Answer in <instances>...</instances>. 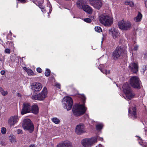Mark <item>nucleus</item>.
<instances>
[{
	"label": "nucleus",
	"mask_w": 147,
	"mask_h": 147,
	"mask_svg": "<svg viewBox=\"0 0 147 147\" xmlns=\"http://www.w3.org/2000/svg\"><path fill=\"white\" fill-rule=\"evenodd\" d=\"M95 30L99 32H102V29L99 26L96 27L95 28Z\"/></svg>",
	"instance_id": "obj_30"
},
{
	"label": "nucleus",
	"mask_w": 147,
	"mask_h": 147,
	"mask_svg": "<svg viewBox=\"0 0 147 147\" xmlns=\"http://www.w3.org/2000/svg\"><path fill=\"white\" fill-rule=\"evenodd\" d=\"M5 72L4 70H2L1 71V74L2 75H3L5 74Z\"/></svg>",
	"instance_id": "obj_41"
},
{
	"label": "nucleus",
	"mask_w": 147,
	"mask_h": 147,
	"mask_svg": "<svg viewBox=\"0 0 147 147\" xmlns=\"http://www.w3.org/2000/svg\"><path fill=\"white\" fill-rule=\"evenodd\" d=\"M1 144H2V145H3V143L2 141H1Z\"/></svg>",
	"instance_id": "obj_49"
},
{
	"label": "nucleus",
	"mask_w": 147,
	"mask_h": 147,
	"mask_svg": "<svg viewBox=\"0 0 147 147\" xmlns=\"http://www.w3.org/2000/svg\"><path fill=\"white\" fill-rule=\"evenodd\" d=\"M31 112L35 114L38 113V107L37 105L34 104L31 107Z\"/></svg>",
	"instance_id": "obj_20"
},
{
	"label": "nucleus",
	"mask_w": 147,
	"mask_h": 147,
	"mask_svg": "<svg viewBox=\"0 0 147 147\" xmlns=\"http://www.w3.org/2000/svg\"><path fill=\"white\" fill-rule=\"evenodd\" d=\"M57 147H72V146L69 142L67 141L60 143Z\"/></svg>",
	"instance_id": "obj_16"
},
{
	"label": "nucleus",
	"mask_w": 147,
	"mask_h": 147,
	"mask_svg": "<svg viewBox=\"0 0 147 147\" xmlns=\"http://www.w3.org/2000/svg\"><path fill=\"white\" fill-rule=\"evenodd\" d=\"M129 67L131 71L134 73H136L138 71V66L136 63H132L129 65Z\"/></svg>",
	"instance_id": "obj_14"
},
{
	"label": "nucleus",
	"mask_w": 147,
	"mask_h": 147,
	"mask_svg": "<svg viewBox=\"0 0 147 147\" xmlns=\"http://www.w3.org/2000/svg\"><path fill=\"white\" fill-rule=\"evenodd\" d=\"M36 70L37 71L40 73H41L42 71V69L40 67L37 68Z\"/></svg>",
	"instance_id": "obj_37"
},
{
	"label": "nucleus",
	"mask_w": 147,
	"mask_h": 147,
	"mask_svg": "<svg viewBox=\"0 0 147 147\" xmlns=\"http://www.w3.org/2000/svg\"><path fill=\"white\" fill-rule=\"evenodd\" d=\"M0 92H1L3 96H5L7 94V91H4L3 89L1 87L0 88Z\"/></svg>",
	"instance_id": "obj_27"
},
{
	"label": "nucleus",
	"mask_w": 147,
	"mask_h": 147,
	"mask_svg": "<svg viewBox=\"0 0 147 147\" xmlns=\"http://www.w3.org/2000/svg\"><path fill=\"white\" fill-rule=\"evenodd\" d=\"M84 21L87 23H90L91 22V20L89 18H85L84 19Z\"/></svg>",
	"instance_id": "obj_34"
},
{
	"label": "nucleus",
	"mask_w": 147,
	"mask_h": 147,
	"mask_svg": "<svg viewBox=\"0 0 147 147\" xmlns=\"http://www.w3.org/2000/svg\"><path fill=\"white\" fill-rule=\"evenodd\" d=\"M98 146H99V147H102V146L101 144H99L98 145Z\"/></svg>",
	"instance_id": "obj_47"
},
{
	"label": "nucleus",
	"mask_w": 147,
	"mask_h": 147,
	"mask_svg": "<svg viewBox=\"0 0 147 147\" xmlns=\"http://www.w3.org/2000/svg\"><path fill=\"white\" fill-rule=\"evenodd\" d=\"M125 3L126 5H129L130 6H132L134 5V4L132 1H125Z\"/></svg>",
	"instance_id": "obj_29"
},
{
	"label": "nucleus",
	"mask_w": 147,
	"mask_h": 147,
	"mask_svg": "<svg viewBox=\"0 0 147 147\" xmlns=\"http://www.w3.org/2000/svg\"><path fill=\"white\" fill-rule=\"evenodd\" d=\"M82 9L84 11L88 13L91 14L92 12L93 11L92 8L88 5H85Z\"/></svg>",
	"instance_id": "obj_19"
},
{
	"label": "nucleus",
	"mask_w": 147,
	"mask_h": 147,
	"mask_svg": "<svg viewBox=\"0 0 147 147\" xmlns=\"http://www.w3.org/2000/svg\"><path fill=\"white\" fill-rule=\"evenodd\" d=\"M22 131L20 129H18V134H22Z\"/></svg>",
	"instance_id": "obj_40"
},
{
	"label": "nucleus",
	"mask_w": 147,
	"mask_h": 147,
	"mask_svg": "<svg viewBox=\"0 0 147 147\" xmlns=\"http://www.w3.org/2000/svg\"><path fill=\"white\" fill-rule=\"evenodd\" d=\"M62 102L63 107L65 109L69 111L71 109L73 102L71 97L69 96L65 97L63 99Z\"/></svg>",
	"instance_id": "obj_5"
},
{
	"label": "nucleus",
	"mask_w": 147,
	"mask_h": 147,
	"mask_svg": "<svg viewBox=\"0 0 147 147\" xmlns=\"http://www.w3.org/2000/svg\"><path fill=\"white\" fill-rule=\"evenodd\" d=\"M5 51L6 53L8 54H9L10 53V50L8 49H6L5 50Z\"/></svg>",
	"instance_id": "obj_36"
},
{
	"label": "nucleus",
	"mask_w": 147,
	"mask_h": 147,
	"mask_svg": "<svg viewBox=\"0 0 147 147\" xmlns=\"http://www.w3.org/2000/svg\"><path fill=\"white\" fill-rule=\"evenodd\" d=\"M47 94V88L45 87L41 92L36 95H33L32 98L33 100H42L45 99Z\"/></svg>",
	"instance_id": "obj_6"
},
{
	"label": "nucleus",
	"mask_w": 147,
	"mask_h": 147,
	"mask_svg": "<svg viewBox=\"0 0 147 147\" xmlns=\"http://www.w3.org/2000/svg\"><path fill=\"white\" fill-rule=\"evenodd\" d=\"M22 126L24 130L28 131L30 133H32L34 131V125L30 120L29 119H24L23 122Z\"/></svg>",
	"instance_id": "obj_4"
},
{
	"label": "nucleus",
	"mask_w": 147,
	"mask_h": 147,
	"mask_svg": "<svg viewBox=\"0 0 147 147\" xmlns=\"http://www.w3.org/2000/svg\"><path fill=\"white\" fill-rule=\"evenodd\" d=\"M144 147H147V145L146 144L145 145H144Z\"/></svg>",
	"instance_id": "obj_50"
},
{
	"label": "nucleus",
	"mask_w": 147,
	"mask_h": 147,
	"mask_svg": "<svg viewBox=\"0 0 147 147\" xmlns=\"http://www.w3.org/2000/svg\"><path fill=\"white\" fill-rule=\"evenodd\" d=\"M103 140V138H101V139H100V140Z\"/></svg>",
	"instance_id": "obj_51"
},
{
	"label": "nucleus",
	"mask_w": 147,
	"mask_h": 147,
	"mask_svg": "<svg viewBox=\"0 0 147 147\" xmlns=\"http://www.w3.org/2000/svg\"><path fill=\"white\" fill-rule=\"evenodd\" d=\"M29 147H35V146L34 144H32Z\"/></svg>",
	"instance_id": "obj_46"
},
{
	"label": "nucleus",
	"mask_w": 147,
	"mask_h": 147,
	"mask_svg": "<svg viewBox=\"0 0 147 147\" xmlns=\"http://www.w3.org/2000/svg\"><path fill=\"white\" fill-rule=\"evenodd\" d=\"M18 120V116H12L9 118L8 121V123L11 126L13 125L17 122Z\"/></svg>",
	"instance_id": "obj_15"
},
{
	"label": "nucleus",
	"mask_w": 147,
	"mask_h": 147,
	"mask_svg": "<svg viewBox=\"0 0 147 147\" xmlns=\"http://www.w3.org/2000/svg\"><path fill=\"white\" fill-rule=\"evenodd\" d=\"M6 132V129L5 128L2 127L1 128V132L3 134H4Z\"/></svg>",
	"instance_id": "obj_33"
},
{
	"label": "nucleus",
	"mask_w": 147,
	"mask_h": 147,
	"mask_svg": "<svg viewBox=\"0 0 147 147\" xmlns=\"http://www.w3.org/2000/svg\"><path fill=\"white\" fill-rule=\"evenodd\" d=\"M29 75H32L34 73L33 71L30 69H28L27 71H26Z\"/></svg>",
	"instance_id": "obj_31"
},
{
	"label": "nucleus",
	"mask_w": 147,
	"mask_h": 147,
	"mask_svg": "<svg viewBox=\"0 0 147 147\" xmlns=\"http://www.w3.org/2000/svg\"><path fill=\"white\" fill-rule=\"evenodd\" d=\"M131 24L130 22L128 21H123L120 23V29L122 30H128L131 27Z\"/></svg>",
	"instance_id": "obj_13"
},
{
	"label": "nucleus",
	"mask_w": 147,
	"mask_h": 147,
	"mask_svg": "<svg viewBox=\"0 0 147 147\" xmlns=\"http://www.w3.org/2000/svg\"><path fill=\"white\" fill-rule=\"evenodd\" d=\"M24 69L26 70V71H27L28 69L26 67H24Z\"/></svg>",
	"instance_id": "obj_44"
},
{
	"label": "nucleus",
	"mask_w": 147,
	"mask_h": 147,
	"mask_svg": "<svg viewBox=\"0 0 147 147\" xmlns=\"http://www.w3.org/2000/svg\"><path fill=\"white\" fill-rule=\"evenodd\" d=\"M122 52H124L125 53L126 52V50L125 48H124V49H123V51H122Z\"/></svg>",
	"instance_id": "obj_45"
},
{
	"label": "nucleus",
	"mask_w": 147,
	"mask_h": 147,
	"mask_svg": "<svg viewBox=\"0 0 147 147\" xmlns=\"http://www.w3.org/2000/svg\"><path fill=\"white\" fill-rule=\"evenodd\" d=\"M128 116L132 119H136L137 117L136 106L129 107L128 109Z\"/></svg>",
	"instance_id": "obj_12"
},
{
	"label": "nucleus",
	"mask_w": 147,
	"mask_h": 147,
	"mask_svg": "<svg viewBox=\"0 0 147 147\" xmlns=\"http://www.w3.org/2000/svg\"><path fill=\"white\" fill-rule=\"evenodd\" d=\"M10 33L11 34V35L12 33L11 32H10Z\"/></svg>",
	"instance_id": "obj_52"
},
{
	"label": "nucleus",
	"mask_w": 147,
	"mask_h": 147,
	"mask_svg": "<svg viewBox=\"0 0 147 147\" xmlns=\"http://www.w3.org/2000/svg\"><path fill=\"white\" fill-rule=\"evenodd\" d=\"M100 22L106 26H110L113 23L112 18L110 16L106 14L100 15L99 17Z\"/></svg>",
	"instance_id": "obj_2"
},
{
	"label": "nucleus",
	"mask_w": 147,
	"mask_h": 147,
	"mask_svg": "<svg viewBox=\"0 0 147 147\" xmlns=\"http://www.w3.org/2000/svg\"><path fill=\"white\" fill-rule=\"evenodd\" d=\"M10 141L11 143H13L16 142L15 136L13 135H11L9 137Z\"/></svg>",
	"instance_id": "obj_24"
},
{
	"label": "nucleus",
	"mask_w": 147,
	"mask_h": 147,
	"mask_svg": "<svg viewBox=\"0 0 147 147\" xmlns=\"http://www.w3.org/2000/svg\"><path fill=\"white\" fill-rule=\"evenodd\" d=\"M130 84L132 86L138 89L140 88V81L139 78L136 76L131 77L130 80Z\"/></svg>",
	"instance_id": "obj_8"
},
{
	"label": "nucleus",
	"mask_w": 147,
	"mask_h": 147,
	"mask_svg": "<svg viewBox=\"0 0 147 147\" xmlns=\"http://www.w3.org/2000/svg\"><path fill=\"white\" fill-rule=\"evenodd\" d=\"M81 98L83 101L84 104V101L86 100V97L83 94L81 95Z\"/></svg>",
	"instance_id": "obj_35"
},
{
	"label": "nucleus",
	"mask_w": 147,
	"mask_h": 147,
	"mask_svg": "<svg viewBox=\"0 0 147 147\" xmlns=\"http://www.w3.org/2000/svg\"><path fill=\"white\" fill-rule=\"evenodd\" d=\"M142 17V15L139 12L138 15L134 18V20L136 22H139L141 21Z\"/></svg>",
	"instance_id": "obj_23"
},
{
	"label": "nucleus",
	"mask_w": 147,
	"mask_h": 147,
	"mask_svg": "<svg viewBox=\"0 0 147 147\" xmlns=\"http://www.w3.org/2000/svg\"><path fill=\"white\" fill-rule=\"evenodd\" d=\"M144 57L145 58H147V50L144 53Z\"/></svg>",
	"instance_id": "obj_39"
},
{
	"label": "nucleus",
	"mask_w": 147,
	"mask_h": 147,
	"mask_svg": "<svg viewBox=\"0 0 147 147\" xmlns=\"http://www.w3.org/2000/svg\"><path fill=\"white\" fill-rule=\"evenodd\" d=\"M77 6L80 9H82L85 5L84 1L83 0H78L76 3Z\"/></svg>",
	"instance_id": "obj_22"
},
{
	"label": "nucleus",
	"mask_w": 147,
	"mask_h": 147,
	"mask_svg": "<svg viewBox=\"0 0 147 147\" xmlns=\"http://www.w3.org/2000/svg\"><path fill=\"white\" fill-rule=\"evenodd\" d=\"M109 33L112 35L113 38H116L118 36V33L117 32V30L114 28H111L109 30Z\"/></svg>",
	"instance_id": "obj_18"
},
{
	"label": "nucleus",
	"mask_w": 147,
	"mask_h": 147,
	"mask_svg": "<svg viewBox=\"0 0 147 147\" xmlns=\"http://www.w3.org/2000/svg\"><path fill=\"white\" fill-rule=\"evenodd\" d=\"M50 73V71L48 69H47L45 72V75L46 76L48 77L49 76Z\"/></svg>",
	"instance_id": "obj_32"
},
{
	"label": "nucleus",
	"mask_w": 147,
	"mask_h": 147,
	"mask_svg": "<svg viewBox=\"0 0 147 147\" xmlns=\"http://www.w3.org/2000/svg\"><path fill=\"white\" fill-rule=\"evenodd\" d=\"M75 130L76 133L78 135H81L86 132L84 125L82 123L76 125Z\"/></svg>",
	"instance_id": "obj_11"
},
{
	"label": "nucleus",
	"mask_w": 147,
	"mask_h": 147,
	"mask_svg": "<svg viewBox=\"0 0 147 147\" xmlns=\"http://www.w3.org/2000/svg\"><path fill=\"white\" fill-rule=\"evenodd\" d=\"M119 47L118 46L115 50L113 53L112 57L114 59H118L119 57Z\"/></svg>",
	"instance_id": "obj_17"
},
{
	"label": "nucleus",
	"mask_w": 147,
	"mask_h": 147,
	"mask_svg": "<svg viewBox=\"0 0 147 147\" xmlns=\"http://www.w3.org/2000/svg\"><path fill=\"white\" fill-rule=\"evenodd\" d=\"M101 71L102 72L103 74L107 75V74H110V72L109 70H107V69H100Z\"/></svg>",
	"instance_id": "obj_26"
},
{
	"label": "nucleus",
	"mask_w": 147,
	"mask_h": 147,
	"mask_svg": "<svg viewBox=\"0 0 147 147\" xmlns=\"http://www.w3.org/2000/svg\"><path fill=\"white\" fill-rule=\"evenodd\" d=\"M52 121L55 124H58L60 122L59 120L56 117L53 118Z\"/></svg>",
	"instance_id": "obj_28"
},
{
	"label": "nucleus",
	"mask_w": 147,
	"mask_h": 147,
	"mask_svg": "<svg viewBox=\"0 0 147 147\" xmlns=\"http://www.w3.org/2000/svg\"><path fill=\"white\" fill-rule=\"evenodd\" d=\"M97 142V139L96 138H86L83 139L82 141V144L85 147H90Z\"/></svg>",
	"instance_id": "obj_7"
},
{
	"label": "nucleus",
	"mask_w": 147,
	"mask_h": 147,
	"mask_svg": "<svg viewBox=\"0 0 147 147\" xmlns=\"http://www.w3.org/2000/svg\"><path fill=\"white\" fill-rule=\"evenodd\" d=\"M103 125L101 124H99L96 125V129L98 131L100 130L103 127Z\"/></svg>",
	"instance_id": "obj_25"
},
{
	"label": "nucleus",
	"mask_w": 147,
	"mask_h": 147,
	"mask_svg": "<svg viewBox=\"0 0 147 147\" xmlns=\"http://www.w3.org/2000/svg\"><path fill=\"white\" fill-rule=\"evenodd\" d=\"M56 86L57 88H60V84H56Z\"/></svg>",
	"instance_id": "obj_43"
},
{
	"label": "nucleus",
	"mask_w": 147,
	"mask_h": 147,
	"mask_svg": "<svg viewBox=\"0 0 147 147\" xmlns=\"http://www.w3.org/2000/svg\"><path fill=\"white\" fill-rule=\"evenodd\" d=\"M102 4L100 0H98L95 3L93 6L95 8L99 9L101 7Z\"/></svg>",
	"instance_id": "obj_21"
},
{
	"label": "nucleus",
	"mask_w": 147,
	"mask_h": 147,
	"mask_svg": "<svg viewBox=\"0 0 147 147\" xmlns=\"http://www.w3.org/2000/svg\"><path fill=\"white\" fill-rule=\"evenodd\" d=\"M18 1H20L22 3H26V0H17Z\"/></svg>",
	"instance_id": "obj_42"
},
{
	"label": "nucleus",
	"mask_w": 147,
	"mask_h": 147,
	"mask_svg": "<svg viewBox=\"0 0 147 147\" xmlns=\"http://www.w3.org/2000/svg\"><path fill=\"white\" fill-rule=\"evenodd\" d=\"M42 85L40 83L35 82L31 85V89L34 94L37 93L42 88Z\"/></svg>",
	"instance_id": "obj_10"
},
{
	"label": "nucleus",
	"mask_w": 147,
	"mask_h": 147,
	"mask_svg": "<svg viewBox=\"0 0 147 147\" xmlns=\"http://www.w3.org/2000/svg\"><path fill=\"white\" fill-rule=\"evenodd\" d=\"M138 45H136L134 47V48L133 49L134 50L136 51L138 50Z\"/></svg>",
	"instance_id": "obj_38"
},
{
	"label": "nucleus",
	"mask_w": 147,
	"mask_h": 147,
	"mask_svg": "<svg viewBox=\"0 0 147 147\" xmlns=\"http://www.w3.org/2000/svg\"><path fill=\"white\" fill-rule=\"evenodd\" d=\"M118 27L119 28V22H118Z\"/></svg>",
	"instance_id": "obj_48"
},
{
	"label": "nucleus",
	"mask_w": 147,
	"mask_h": 147,
	"mask_svg": "<svg viewBox=\"0 0 147 147\" xmlns=\"http://www.w3.org/2000/svg\"><path fill=\"white\" fill-rule=\"evenodd\" d=\"M31 105L28 102H24L23 104V107L21 113L23 115L25 114L31 112Z\"/></svg>",
	"instance_id": "obj_9"
},
{
	"label": "nucleus",
	"mask_w": 147,
	"mask_h": 147,
	"mask_svg": "<svg viewBox=\"0 0 147 147\" xmlns=\"http://www.w3.org/2000/svg\"><path fill=\"white\" fill-rule=\"evenodd\" d=\"M123 91L127 99L130 100L134 98L135 94L131 89L128 83L124 84L123 86Z\"/></svg>",
	"instance_id": "obj_3"
},
{
	"label": "nucleus",
	"mask_w": 147,
	"mask_h": 147,
	"mask_svg": "<svg viewBox=\"0 0 147 147\" xmlns=\"http://www.w3.org/2000/svg\"><path fill=\"white\" fill-rule=\"evenodd\" d=\"M87 109L84 105H78L76 104L74 106L72 111L74 114L75 116H79L84 114Z\"/></svg>",
	"instance_id": "obj_1"
}]
</instances>
